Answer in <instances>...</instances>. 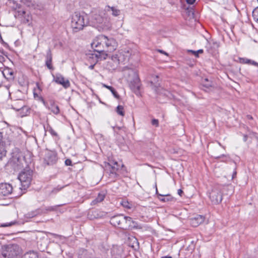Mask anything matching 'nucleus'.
<instances>
[{
    "mask_svg": "<svg viewBox=\"0 0 258 258\" xmlns=\"http://www.w3.org/2000/svg\"><path fill=\"white\" fill-rule=\"evenodd\" d=\"M41 211L40 209H37L34 211L28 212L25 215V216L27 218H32L41 213Z\"/></svg>",
    "mask_w": 258,
    "mask_h": 258,
    "instance_id": "nucleus-26",
    "label": "nucleus"
},
{
    "mask_svg": "<svg viewBox=\"0 0 258 258\" xmlns=\"http://www.w3.org/2000/svg\"><path fill=\"white\" fill-rule=\"evenodd\" d=\"M53 81L56 83L61 85L64 88H68L70 86V83L68 79H65L64 77L59 74L53 76Z\"/></svg>",
    "mask_w": 258,
    "mask_h": 258,
    "instance_id": "nucleus-13",
    "label": "nucleus"
},
{
    "mask_svg": "<svg viewBox=\"0 0 258 258\" xmlns=\"http://www.w3.org/2000/svg\"><path fill=\"white\" fill-rule=\"evenodd\" d=\"M240 63H244V64H249L253 65L255 66L258 67V63L256 61L252 60L251 59H249L246 58H240Z\"/></svg>",
    "mask_w": 258,
    "mask_h": 258,
    "instance_id": "nucleus-21",
    "label": "nucleus"
},
{
    "mask_svg": "<svg viewBox=\"0 0 258 258\" xmlns=\"http://www.w3.org/2000/svg\"><path fill=\"white\" fill-rule=\"evenodd\" d=\"M126 217L122 214L114 216L110 218V223L114 227L124 230Z\"/></svg>",
    "mask_w": 258,
    "mask_h": 258,
    "instance_id": "nucleus-9",
    "label": "nucleus"
},
{
    "mask_svg": "<svg viewBox=\"0 0 258 258\" xmlns=\"http://www.w3.org/2000/svg\"><path fill=\"white\" fill-rule=\"evenodd\" d=\"M48 109L51 110V111L55 114H58L59 113V109L57 105H53L52 106H48Z\"/></svg>",
    "mask_w": 258,
    "mask_h": 258,
    "instance_id": "nucleus-28",
    "label": "nucleus"
},
{
    "mask_svg": "<svg viewBox=\"0 0 258 258\" xmlns=\"http://www.w3.org/2000/svg\"><path fill=\"white\" fill-rule=\"evenodd\" d=\"M90 22L93 26L97 28L99 30H106L109 27V19L97 12H92Z\"/></svg>",
    "mask_w": 258,
    "mask_h": 258,
    "instance_id": "nucleus-3",
    "label": "nucleus"
},
{
    "mask_svg": "<svg viewBox=\"0 0 258 258\" xmlns=\"http://www.w3.org/2000/svg\"><path fill=\"white\" fill-rule=\"evenodd\" d=\"M126 243L129 246L134 249H137L139 248V242L137 239L133 236L128 237Z\"/></svg>",
    "mask_w": 258,
    "mask_h": 258,
    "instance_id": "nucleus-16",
    "label": "nucleus"
},
{
    "mask_svg": "<svg viewBox=\"0 0 258 258\" xmlns=\"http://www.w3.org/2000/svg\"><path fill=\"white\" fill-rule=\"evenodd\" d=\"M204 86L206 87L207 88H209V87L211 86V84L207 83V84H204Z\"/></svg>",
    "mask_w": 258,
    "mask_h": 258,
    "instance_id": "nucleus-52",
    "label": "nucleus"
},
{
    "mask_svg": "<svg viewBox=\"0 0 258 258\" xmlns=\"http://www.w3.org/2000/svg\"><path fill=\"white\" fill-rule=\"evenodd\" d=\"M32 170L26 169L19 175L18 178L24 189L28 187L30 184L32 177Z\"/></svg>",
    "mask_w": 258,
    "mask_h": 258,
    "instance_id": "nucleus-6",
    "label": "nucleus"
},
{
    "mask_svg": "<svg viewBox=\"0 0 258 258\" xmlns=\"http://www.w3.org/2000/svg\"><path fill=\"white\" fill-rule=\"evenodd\" d=\"M196 52H197L198 54L199 55V54L203 53L204 52V50L203 49H199V50H197L196 51Z\"/></svg>",
    "mask_w": 258,
    "mask_h": 258,
    "instance_id": "nucleus-49",
    "label": "nucleus"
},
{
    "mask_svg": "<svg viewBox=\"0 0 258 258\" xmlns=\"http://www.w3.org/2000/svg\"><path fill=\"white\" fill-rule=\"evenodd\" d=\"M120 166L116 161H110L105 163V170L113 178L118 177L120 174Z\"/></svg>",
    "mask_w": 258,
    "mask_h": 258,
    "instance_id": "nucleus-7",
    "label": "nucleus"
},
{
    "mask_svg": "<svg viewBox=\"0 0 258 258\" xmlns=\"http://www.w3.org/2000/svg\"><path fill=\"white\" fill-rule=\"evenodd\" d=\"M45 64L47 68L49 70H53V67L52 65V61L49 60H46Z\"/></svg>",
    "mask_w": 258,
    "mask_h": 258,
    "instance_id": "nucleus-34",
    "label": "nucleus"
},
{
    "mask_svg": "<svg viewBox=\"0 0 258 258\" xmlns=\"http://www.w3.org/2000/svg\"><path fill=\"white\" fill-rule=\"evenodd\" d=\"M123 165H121V168H123Z\"/></svg>",
    "mask_w": 258,
    "mask_h": 258,
    "instance_id": "nucleus-62",
    "label": "nucleus"
},
{
    "mask_svg": "<svg viewBox=\"0 0 258 258\" xmlns=\"http://www.w3.org/2000/svg\"><path fill=\"white\" fill-rule=\"evenodd\" d=\"M12 225H13V224L11 223L9 224L8 225H6V226H11Z\"/></svg>",
    "mask_w": 258,
    "mask_h": 258,
    "instance_id": "nucleus-57",
    "label": "nucleus"
},
{
    "mask_svg": "<svg viewBox=\"0 0 258 258\" xmlns=\"http://www.w3.org/2000/svg\"><path fill=\"white\" fill-rule=\"evenodd\" d=\"M3 75L7 79H12L13 78V72L10 69H6L3 72Z\"/></svg>",
    "mask_w": 258,
    "mask_h": 258,
    "instance_id": "nucleus-24",
    "label": "nucleus"
},
{
    "mask_svg": "<svg viewBox=\"0 0 258 258\" xmlns=\"http://www.w3.org/2000/svg\"><path fill=\"white\" fill-rule=\"evenodd\" d=\"M209 197L213 204H218L222 200L221 187L214 186L209 193Z\"/></svg>",
    "mask_w": 258,
    "mask_h": 258,
    "instance_id": "nucleus-8",
    "label": "nucleus"
},
{
    "mask_svg": "<svg viewBox=\"0 0 258 258\" xmlns=\"http://www.w3.org/2000/svg\"><path fill=\"white\" fill-rule=\"evenodd\" d=\"M186 1L187 4L192 5L195 2L196 0H186Z\"/></svg>",
    "mask_w": 258,
    "mask_h": 258,
    "instance_id": "nucleus-46",
    "label": "nucleus"
},
{
    "mask_svg": "<svg viewBox=\"0 0 258 258\" xmlns=\"http://www.w3.org/2000/svg\"><path fill=\"white\" fill-rule=\"evenodd\" d=\"M13 187L11 184L7 183H0V197L8 196L12 194Z\"/></svg>",
    "mask_w": 258,
    "mask_h": 258,
    "instance_id": "nucleus-11",
    "label": "nucleus"
},
{
    "mask_svg": "<svg viewBox=\"0 0 258 258\" xmlns=\"http://www.w3.org/2000/svg\"><path fill=\"white\" fill-rule=\"evenodd\" d=\"M106 10L107 11H112V15L114 17H117L119 16L120 14V11L117 9H116L115 7H110L109 6H107L106 7Z\"/></svg>",
    "mask_w": 258,
    "mask_h": 258,
    "instance_id": "nucleus-20",
    "label": "nucleus"
},
{
    "mask_svg": "<svg viewBox=\"0 0 258 258\" xmlns=\"http://www.w3.org/2000/svg\"><path fill=\"white\" fill-rule=\"evenodd\" d=\"M23 258H38V253L34 251H29L27 252L23 255Z\"/></svg>",
    "mask_w": 258,
    "mask_h": 258,
    "instance_id": "nucleus-25",
    "label": "nucleus"
},
{
    "mask_svg": "<svg viewBox=\"0 0 258 258\" xmlns=\"http://www.w3.org/2000/svg\"><path fill=\"white\" fill-rule=\"evenodd\" d=\"M205 220L204 216L197 215L190 219V223L192 226L196 227L202 224Z\"/></svg>",
    "mask_w": 258,
    "mask_h": 258,
    "instance_id": "nucleus-14",
    "label": "nucleus"
},
{
    "mask_svg": "<svg viewBox=\"0 0 258 258\" xmlns=\"http://www.w3.org/2000/svg\"><path fill=\"white\" fill-rule=\"evenodd\" d=\"M151 123L153 126H155V127L158 126L159 124V121L158 119H153L151 121Z\"/></svg>",
    "mask_w": 258,
    "mask_h": 258,
    "instance_id": "nucleus-37",
    "label": "nucleus"
},
{
    "mask_svg": "<svg viewBox=\"0 0 258 258\" xmlns=\"http://www.w3.org/2000/svg\"><path fill=\"white\" fill-rule=\"evenodd\" d=\"M246 118L248 119H252V117L251 115H246Z\"/></svg>",
    "mask_w": 258,
    "mask_h": 258,
    "instance_id": "nucleus-51",
    "label": "nucleus"
},
{
    "mask_svg": "<svg viewBox=\"0 0 258 258\" xmlns=\"http://www.w3.org/2000/svg\"><path fill=\"white\" fill-rule=\"evenodd\" d=\"M57 160L56 153L55 151L46 150L44 158V163L50 165L55 163Z\"/></svg>",
    "mask_w": 258,
    "mask_h": 258,
    "instance_id": "nucleus-10",
    "label": "nucleus"
},
{
    "mask_svg": "<svg viewBox=\"0 0 258 258\" xmlns=\"http://www.w3.org/2000/svg\"><path fill=\"white\" fill-rule=\"evenodd\" d=\"M197 51L192 50H187L188 52H190L192 54H193L196 57H199V55L198 54V53L196 52Z\"/></svg>",
    "mask_w": 258,
    "mask_h": 258,
    "instance_id": "nucleus-40",
    "label": "nucleus"
},
{
    "mask_svg": "<svg viewBox=\"0 0 258 258\" xmlns=\"http://www.w3.org/2000/svg\"><path fill=\"white\" fill-rule=\"evenodd\" d=\"M5 57L2 55H0V62L2 63L3 62L5 61Z\"/></svg>",
    "mask_w": 258,
    "mask_h": 258,
    "instance_id": "nucleus-48",
    "label": "nucleus"
},
{
    "mask_svg": "<svg viewBox=\"0 0 258 258\" xmlns=\"http://www.w3.org/2000/svg\"><path fill=\"white\" fill-rule=\"evenodd\" d=\"M162 258H172V257L170 256H164L162 257Z\"/></svg>",
    "mask_w": 258,
    "mask_h": 258,
    "instance_id": "nucleus-54",
    "label": "nucleus"
},
{
    "mask_svg": "<svg viewBox=\"0 0 258 258\" xmlns=\"http://www.w3.org/2000/svg\"><path fill=\"white\" fill-rule=\"evenodd\" d=\"M13 109L18 111H19L20 115L22 117L28 115L30 113V109L29 107L26 106H23L21 107L20 108L13 107Z\"/></svg>",
    "mask_w": 258,
    "mask_h": 258,
    "instance_id": "nucleus-18",
    "label": "nucleus"
},
{
    "mask_svg": "<svg viewBox=\"0 0 258 258\" xmlns=\"http://www.w3.org/2000/svg\"><path fill=\"white\" fill-rule=\"evenodd\" d=\"M120 204L126 210L133 211L136 208L134 203L129 202L127 200H123Z\"/></svg>",
    "mask_w": 258,
    "mask_h": 258,
    "instance_id": "nucleus-17",
    "label": "nucleus"
},
{
    "mask_svg": "<svg viewBox=\"0 0 258 258\" xmlns=\"http://www.w3.org/2000/svg\"><path fill=\"white\" fill-rule=\"evenodd\" d=\"M49 104H50V106H52L53 105H55V102L52 99H50L49 100Z\"/></svg>",
    "mask_w": 258,
    "mask_h": 258,
    "instance_id": "nucleus-44",
    "label": "nucleus"
},
{
    "mask_svg": "<svg viewBox=\"0 0 258 258\" xmlns=\"http://www.w3.org/2000/svg\"><path fill=\"white\" fill-rule=\"evenodd\" d=\"M215 157L216 158H220V156H215Z\"/></svg>",
    "mask_w": 258,
    "mask_h": 258,
    "instance_id": "nucleus-61",
    "label": "nucleus"
},
{
    "mask_svg": "<svg viewBox=\"0 0 258 258\" xmlns=\"http://www.w3.org/2000/svg\"><path fill=\"white\" fill-rule=\"evenodd\" d=\"M91 46L95 51L99 53V55L96 54V57L106 59L107 55L106 52H112L116 49L115 40L112 38H108L105 35H101L97 37L92 42Z\"/></svg>",
    "mask_w": 258,
    "mask_h": 258,
    "instance_id": "nucleus-1",
    "label": "nucleus"
},
{
    "mask_svg": "<svg viewBox=\"0 0 258 258\" xmlns=\"http://www.w3.org/2000/svg\"><path fill=\"white\" fill-rule=\"evenodd\" d=\"M1 254L4 258H18L22 254V249L16 243H9L2 246Z\"/></svg>",
    "mask_w": 258,
    "mask_h": 258,
    "instance_id": "nucleus-2",
    "label": "nucleus"
},
{
    "mask_svg": "<svg viewBox=\"0 0 258 258\" xmlns=\"http://www.w3.org/2000/svg\"><path fill=\"white\" fill-rule=\"evenodd\" d=\"M79 258H91L92 256L89 252L86 249H81L79 252Z\"/></svg>",
    "mask_w": 258,
    "mask_h": 258,
    "instance_id": "nucleus-23",
    "label": "nucleus"
},
{
    "mask_svg": "<svg viewBox=\"0 0 258 258\" xmlns=\"http://www.w3.org/2000/svg\"><path fill=\"white\" fill-rule=\"evenodd\" d=\"M63 188V186H58L54 188L52 190L51 193L52 194H56L57 192H58L59 191H60Z\"/></svg>",
    "mask_w": 258,
    "mask_h": 258,
    "instance_id": "nucleus-35",
    "label": "nucleus"
},
{
    "mask_svg": "<svg viewBox=\"0 0 258 258\" xmlns=\"http://www.w3.org/2000/svg\"><path fill=\"white\" fill-rule=\"evenodd\" d=\"M85 14L80 12H75L72 17L71 26L74 32L82 30L89 24V21L85 20Z\"/></svg>",
    "mask_w": 258,
    "mask_h": 258,
    "instance_id": "nucleus-4",
    "label": "nucleus"
},
{
    "mask_svg": "<svg viewBox=\"0 0 258 258\" xmlns=\"http://www.w3.org/2000/svg\"><path fill=\"white\" fill-rule=\"evenodd\" d=\"M252 17L254 20L258 23V7L255 8L252 12Z\"/></svg>",
    "mask_w": 258,
    "mask_h": 258,
    "instance_id": "nucleus-31",
    "label": "nucleus"
},
{
    "mask_svg": "<svg viewBox=\"0 0 258 258\" xmlns=\"http://www.w3.org/2000/svg\"><path fill=\"white\" fill-rule=\"evenodd\" d=\"M244 141H246L247 140V136H244Z\"/></svg>",
    "mask_w": 258,
    "mask_h": 258,
    "instance_id": "nucleus-55",
    "label": "nucleus"
},
{
    "mask_svg": "<svg viewBox=\"0 0 258 258\" xmlns=\"http://www.w3.org/2000/svg\"><path fill=\"white\" fill-rule=\"evenodd\" d=\"M18 16H24L26 14V12L25 11H18L17 12Z\"/></svg>",
    "mask_w": 258,
    "mask_h": 258,
    "instance_id": "nucleus-42",
    "label": "nucleus"
},
{
    "mask_svg": "<svg viewBox=\"0 0 258 258\" xmlns=\"http://www.w3.org/2000/svg\"><path fill=\"white\" fill-rule=\"evenodd\" d=\"M52 53L51 52V50L50 49H49L46 53V60H49L52 61Z\"/></svg>",
    "mask_w": 258,
    "mask_h": 258,
    "instance_id": "nucleus-32",
    "label": "nucleus"
},
{
    "mask_svg": "<svg viewBox=\"0 0 258 258\" xmlns=\"http://www.w3.org/2000/svg\"><path fill=\"white\" fill-rule=\"evenodd\" d=\"M103 86L110 90V91L111 92L114 97L117 99L119 98V96L117 93V92L115 91V90L111 86H108L106 84H103Z\"/></svg>",
    "mask_w": 258,
    "mask_h": 258,
    "instance_id": "nucleus-27",
    "label": "nucleus"
},
{
    "mask_svg": "<svg viewBox=\"0 0 258 258\" xmlns=\"http://www.w3.org/2000/svg\"><path fill=\"white\" fill-rule=\"evenodd\" d=\"M22 1L24 4L28 7L33 5V3L31 0H22Z\"/></svg>",
    "mask_w": 258,
    "mask_h": 258,
    "instance_id": "nucleus-36",
    "label": "nucleus"
},
{
    "mask_svg": "<svg viewBox=\"0 0 258 258\" xmlns=\"http://www.w3.org/2000/svg\"><path fill=\"white\" fill-rule=\"evenodd\" d=\"M158 76L157 75H151V79L149 81L151 84L156 83L158 82Z\"/></svg>",
    "mask_w": 258,
    "mask_h": 258,
    "instance_id": "nucleus-33",
    "label": "nucleus"
},
{
    "mask_svg": "<svg viewBox=\"0 0 258 258\" xmlns=\"http://www.w3.org/2000/svg\"><path fill=\"white\" fill-rule=\"evenodd\" d=\"M105 196V195L104 193H103V192L99 193L98 194L97 197L95 200L92 201L91 204L95 205L98 203L101 202L102 201H103L104 200Z\"/></svg>",
    "mask_w": 258,
    "mask_h": 258,
    "instance_id": "nucleus-22",
    "label": "nucleus"
},
{
    "mask_svg": "<svg viewBox=\"0 0 258 258\" xmlns=\"http://www.w3.org/2000/svg\"><path fill=\"white\" fill-rule=\"evenodd\" d=\"M189 13H191L192 15L194 14L193 12H192V11H189Z\"/></svg>",
    "mask_w": 258,
    "mask_h": 258,
    "instance_id": "nucleus-58",
    "label": "nucleus"
},
{
    "mask_svg": "<svg viewBox=\"0 0 258 258\" xmlns=\"http://www.w3.org/2000/svg\"><path fill=\"white\" fill-rule=\"evenodd\" d=\"M127 80L130 88L137 93L140 88V82L138 76L134 71L129 70Z\"/></svg>",
    "mask_w": 258,
    "mask_h": 258,
    "instance_id": "nucleus-5",
    "label": "nucleus"
},
{
    "mask_svg": "<svg viewBox=\"0 0 258 258\" xmlns=\"http://www.w3.org/2000/svg\"><path fill=\"white\" fill-rule=\"evenodd\" d=\"M57 206L55 207H49L46 210L49 211H54L56 209Z\"/></svg>",
    "mask_w": 258,
    "mask_h": 258,
    "instance_id": "nucleus-45",
    "label": "nucleus"
},
{
    "mask_svg": "<svg viewBox=\"0 0 258 258\" xmlns=\"http://www.w3.org/2000/svg\"><path fill=\"white\" fill-rule=\"evenodd\" d=\"M156 194L158 196V199L163 202L171 201L173 200V198L170 195H161L158 193L157 188L156 185Z\"/></svg>",
    "mask_w": 258,
    "mask_h": 258,
    "instance_id": "nucleus-19",
    "label": "nucleus"
},
{
    "mask_svg": "<svg viewBox=\"0 0 258 258\" xmlns=\"http://www.w3.org/2000/svg\"><path fill=\"white\" fill-rule=\"evenodd\" d=\"M23 159L20 155H13L11 159L10 164L13 166L15 170L20 169L22 166Z\"/></svg>",
    "mask_w": 258,
    "mask_h": 258,
    "instance_id": "nucleus-12",
    "label": "nucleus"
},
{
    "mask_svg": "<svg viewBox=\"0 0 258 258\" xmlns=\"http://www.w3.org/2000/svg\"><path fill=\"white\" fill-rule=\"evenodd\" d=\"M113 128L114 131H116V128H117L118 130H120V127H113Z\"/></svg>",
    "mask_w": 258,
    "mask_h": 258,
    "instance_id": "nucleus-53",
    "label": "nucleus"
},
{
    "mask_svg": "<svg viewBox=\"0 0 258 258\" xmlns=\"http://www.w3.org/2000/svg\"><path fill=\"white\" fill-rule=\"evenodd\" d=\"M65 164L67 166H71L72 165V161L69 159H67L65 161Z\"/></svg>",
    "mask_w": 258,
    "mask_h": 258,
    "instance_id": "nucleus-41",
    "label": "nucleus"
},
{
    "mask_svg": "<svg viewBox=\"0 0 258 258\" xmlns=\"http://www.w3.org/2000/svg\"><path fill=\"white\" fill-rule=\"evenodd\" d=\"M157 51H158V52H159L162 54H164L165 55H166L167 56L168 55V54L167 52H166L165 51H164V50H163L162 49H158Z\"/></svg>",
    "mask_w": 258,
    "mask_h": 258,
    "instance_id": "nucleus-43",
    "label": "nucleus"
},
{
    "mask_svg": "<svg viewBox=\"0 0 258 258\" xmlns=\"http://www.w3.org/2000/svg\"><path fill=\"white\" fill-rule=\"evenodd\" d=\"M205 81H206V82H208V80L207 79H205Z\"/></svg>",
    "mask_w": 258,
    "mask_h": 258,
    "instance_id": "nucleus-60",
    "label": "nucleus"
},
{
    "mask_svg": "<svg viewBox=\"0 0 258 258\" xmlns=\"http://www.w3.org/2000/svg\"><path fill=\"white\" fill-rule=\"evenodd\" d=\"M127 54H126L125 56L124 54H120V61H124L126 58H127V57L128 56L129 51H127Z\"/></svg>",
    "mask_w": 258,
    "mask_h": 258,
    "instance_id": "nucleus-38",
    "label": "nucleus"
},
{
    "mask_svg": "<svg viewBox=\"0 0 258 258\" xmlns=\"http://www.w3.org/2000/svg\"><path fill=\"white\" fill-rule=\"evenodd\" d=\"M23 17H24V23H28L30 21V19L31 18V17L29 15H27L26 16L24 15V16H23Z\"/></svg>",
    "mask_w": 258,
    "mask_h": 258,
    "instance_id": "nucleus-39",
    "label": "nucleus"
},
{
    "mask_svg": "<svg viewBox=\"0 0 258 258\" xmlns=\"http://www.w3.org/2000/svg\"><path fill=\"white\" fill-rule=\"evenodd\" d=\"M236 172H235L233 173V176H232V177H233V178H234V176L235 175H236Z\"/></svg>",
    "mask_w": 258,
    "mask_h": 258,
    "instance_id": "nucleus-56",
    "label": "nucleus"
},
{
    "mask_svg": "<svg viewBox=\"0 0 258 258\" xmlns=\"http://www.w3.org/2000/svg\"><path fill=\"white\" fill-rule=\"evenodd\" d=\"M116 112L120 115L124 116V112L123 111V107L121 105H118L116 108Z\"/></svg>",
    "mask_w": 258,
    "mask_h": 258,
    "instance_id": "nucleus-29",
    "label": "nucleus"
},
{
    "mask_svg": "<svg viewBox=\"0 0 258 258\" xmlns=\"http://www.w3.org/2000/svg\"><path fill=\"white\" fill-rule=\"evenodd\" d=\"M2 42H3V43H5V44H7L6 43L4 42V41L2 39Z\"/></svg>",
    "mask_w": 258,
    "mask_h": 258,
    "instance_id": "nucleus-59",
    "label": "nucleus"
},
{
    "mask_svg": "<svg viewBox=\"0 0 258 258\" xmlns=\"http://www.w3.org/2000/svg\"><path fill=\"white\" fill-rule=\"evenodd\" d=\"M46 131H48L52 136H57L56 132L49 125L47 126Z\"/></svg>",
    "mask_w": 258,
    "mask_h": 258,
    "instance_id": "nucleus-30",
    "label": "nucleus"
},
{
    "mask_svg": "<svg viewBox=\"0 0 258 258\" xmlns=\"http://www.w3.org/2000/svg\"><path fill=\"white\" fill-rule=\"evenodd\" d=\"M41 101L43 103V104L47 107H48V103L47 102H46L43 99H41Z\"/></svg>",
    "mask_w": 258,
    "mask_h": 258,
    "instance_id": "nucleus-47",
    "label": "nucleus"
},
{
    "mask_svg": "<svg viewBox=\"0 0 258 258\" xmlns=\"http://www.w3.org/2000/svg\"><path fill=\"white\" fill-rule=\"evenodd\" d=\"M124 230H130L138 227L137 223L128 216H126Z\"/></svg>",
    "mask_w": 258,
    "mask_h": 258,
    "instance_id": "nucleus-15",
    "label": "nucleus"
},
{
    "mask_svg": "<svg viewBox=\"0 0 258 258\" xmlns=\"http://www.w3.org/2000/svg\"><path fill=\"white\" fill-rule=\"evenodd\" d=\"M182 194H183V191L181 189H179L178 190V194L180 196H181Z\"/></svg>",
    "mask_w": 258,
    "mask_h": 258,
    "instance_id": "nucleus-50",
    "label": "nucleus"
}]
</instances>
